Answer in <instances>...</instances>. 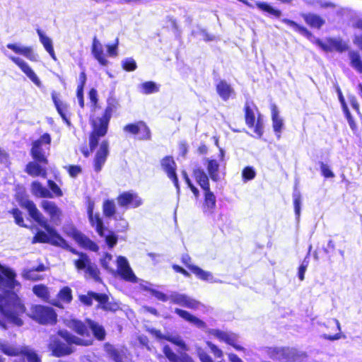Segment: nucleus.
<instances>
[{"label": "nucleus", "mask_w": 362, "mask_h": 362, "mask_svg": "<svg viewBox=\"0 0 362 362\" xmlns=\"http://www.w3.org/2000/svg\"><path fill=\"white\" fill-rule=\"evenodd\" d=\"M194 175L196 181L204 191L210 189L208 176L203 170H195L194 171Z\"/></svg>", "instance_id": "nucleus-35"}, {"label": "nucleus", "mask_w": 362, "mask_h": 362, "mask_svg": "<svg viewBox=\"0 0 362 362\" xmlns=\"http://www.w3.org/2000/svg\"><path fill=\"white\" fill-rule=\"evenodd\" d=\"M309 261L307 258H305L303 262L301 263L300 266L298 268V278L300 281L304 280V275L305 273V271L307 269V267L308 266Z\"/></svg>", "instance_id": "nucleus-58"}, {"label": "nucleus", "mask_w": 362, "mask_h": 362, "mask_svg": "<svg viewBox=\"0 0 362 362\" xmlns=\"http://www.w3.org/2000/svg\"><path fill=\"white\" fill-rule=\"evenodd\" d=\"M349 58L351 66L358 73L362 74V59L357 51H350Z\"/></svg>", "instance_id": "nucleus-36"}, {"label": "nucleus", "mask_w": 362, "mask_h": 362, "mask_svg": "<svg viewBox=\"0 0 362 362\" xmlns=\"http://www.w3.org/2000/svg\"><path fill=\"white\" fill-rule=\"evenodd\" d=\"M271 110L273 129L277 138L279 139L284 127V120L279 116V112L276 105H272Z\"/></svg>", "instance_id": "nucleus-28"}, {"label": "nucleus", "mask_w": 362, "mask_h": 362, "mask_svg": "<svg viewBox=\"0 0 362 362\" xmlns=\"http://www.w3.org/2000/svg\"><path fill=\"white\" fill-rule=\"evenodd\" d=\"M112 113V108L107 106L101 117L92 119L93 131L89 139L91 151L98 146L100 138L106 134Z\"/></svg>", "instance_id": "nucleus-4"}, {"label": "nucleus", "mask_w": 362, "mask_h": 362, "mask_svg": "<svg viewBox=\"0 0 362 362\" xmlns=\"http://www.w3.org/2000/svg\"><path fill=\"white\" fill-rule=\"evenodd\" d=\"M141 93L148 95L159 91V86L153 81H146L141 83L139 87Z\"/></svg>", "instance_id": "nucleus-42"}, {"label": "nucleus", "mask_w": 362, "mask_h": 362, "mask_svg": "<svg viewBox=\"0 0 362 362\" xmlns=\"http://www.w3.org/2000/svg\"><path fill=\"white\" fill-rule=\"evenodd\" d=\"M163 353L171 362H194L192 358L185 353H181L180 356L175 354L168 346H165Z\"/></svg>", "instance_id": "nucleus-31"}, {"label": "nucleus", "mask_w": 362, "mask_h": 362, "mask_svg": "<svg viewBox=\"0 0 362 362\" xmlns=\"http://www.w3.org/2000/svg\"><path fill=\"white\" fill-rule=\"evenodd\" d=\"M266 353L269 358L278 362H296L299 358L297 350L289 347H269Z\"/></svg>", "instance_id": "nucleus-8"}, {"label": "nucleus", "mask_w": 362, "mask_h": 362, "mask_svg": "<svg viewBox=\"0 0 362 362\" xmlns=\"http://www.w3.org/2000/svg\"><path fill=\"white\" fill-rule=\"evenodd\" d=\"M204 199L202 205L203 212L211 215L214 213L216 206V198L210 189L204 191Z\"/></svg>", "instance_id": "nucleus-27"}, {"label": "nucleus", "mask_w": 362, "mask_h": 362, "mask_svg": "<svg viewBox=\"0 0 362 362\" xmlns=\"http://www.w3.org/2000/svg\"><path fill=\"white\" fill-rule=\"evenodd\" d=\"M65 232L69 236L75 240V241L81 247L89 249L92 251L98 250V245L76 228L73 227L66 228L65 229Z\"/></svg>", "instance_id": "nucleus-17"}, {"label": "nucleus", "mask_w": 362, "mask_h": 362, "mask_svg": "<svg viewBox=\"0 0 362 362\" xmlns=\"http://www.w3.org/2000/svg\"><path fill=\"white\" fill-rule=\"evenodd\" d=\"M320 169L322 175L325 176V177L331 178L334 177V174L327 164L321 163Z\"/></svg>", "instance_id": "nucleus-60"}, {"label": "nucleus", "mask_w": 362, "mask_h": 362, "mask_svg": "<svg viewBox=\"0 0 362 362\" xmlns=\"http://www.w3.org/2000/svg\"><path fill=\"white\" fill-rule=\"evenodd\" d=\"M115 265L118 274L122 279L130 282H138V278L134 274L126 257L119 256L116 259Z\"/></svg>", "instance_id": "nucleus-14"}, {"label": "nucleus", "mask_w": 362, "mask_h": 362, "mask_svg": "<svg viewBox=\"0 0 362 362\" xmlns=\"http://www.w3.org/2000/svg\"><path fill=\"white\" fill-rule=\"evenodd\" d=\"M33 293L42 300L47 301L49 297L48 288L42 284L36 285L33 288Z\"/></svg>", "instance_id": "nucleus-44"}, {"label": "nucleus", "mask_w": 362, "mask_h": 362, "mask_svg": "<svg viewBox=\"0 0 362 362\" xmlns=\"http://www.w3.org/2000/svg\"><path fill=\"white\" fill-rule=\"evenodd\" d=\"M36 32L39 37L40 42L43 45L45 49L49 53L50 57L54 59L57 60V57L54 53L52 40L48 37L44 31L41 29H37Z\"/></svg>", "instance_id": "nucleus-29"}, {"label": "nucleus", "mask_w": 362, "mask_h": 362, "mask_svg": "<svg viewBox=\"0 0 362 362\" xmlns=\"http://www.w3.org/2000/svg\"><path fill=\"white\" fill-rule=\"evenodd\" d=\"M118 43H119V40L117 38L115 44L112 45H107L106 46L108 56H110L111 57H115L117 56V54H118V52H117Z\"/></svg>", "instance_id": "nucleus-57"}, {"label": "nucleus", "mask_w": 362, "mask_h": 362, "mask_svg": "<svg viewBox=\"0 0 362 362\" xmlns=\"http://www.w3.org/2000/svg\"><path fill=\"white\" fill-rule=\"evenodd\" d=\"M255 175L256 173L252 167L247 166L245 168L242 172V176L245 181L254 179Z\"/></svg>", "instance_id": "nucleus-51"}, {"label": "nucleus", "mask_w": 362, "mask_h": 362, "mask_svg": "<svg viewBox=\"0 0 362 362\" xmlns=\"http://www.w3.org/2000/svg\"><path fill=\"white\" fill-rule=\"evenodd\" d=\"M190 257L188 255H184L182 258V262L185 266L199 279L209 283H218L219 281L215 279L210 272L203 270L200 267L190 264Z\"/></svg>", "instance_id": "nucleus-15"}, {"label": "nucleus", "mask_w": 362, "mask_h": 362, "mask_svg": "<svg viewBox=\"0 0 362 362\" xmlns=\"http://www.w3.org/2000/svg\"><path fill=\"white\" fill-rule=\"evenodd\" d=\"M255 4L259 9L266 11L275 17L279 18L281 16V11L274 8L267 3L257 1Z\"/></svg>", "instance_id": "nucleus-46"}, {"label": "nucleus", "mask_w": 362, "mask_h": 362, "mask_svg": "<svg viewBox=\"0 0 362 362\" xmlns=\"http://www.w3.org/2000/svg\"><path fill=\"white\" fill-rule=\"evenodd\" d=\"M17 199L20 205L28 210L30 217L45 230V231L40 230L36 233L33 239V243H47L69 249L78 256V259L74 260V265L78 271H83L86 278H90L96 281L100 280V272L97 266L91 262L87 255L78 252L69 247L66 241L57 233L54 228L48 224L47 220L37 209L33 201L26 197L20 198L19 194L17 195Z\"/></svg>", "instance_id": "nucleus-1"}, {"label": "nucleus", "mask_w": 362, "mask_h": 362, "mask_svg": "<svg viewBox=\"0 0 362 362\" xmlns=\"http://www.w3.org/2000/svg\"><path fill=\"white\" fill-rule=\"evenodd\" d=\"M66 325L81 336H89V329H90L98 339H105V332L103 326L90 320L86 321V324L76 319L66 320Z\"/></svg>", "instance_id": "nucleus-5"}, {"label": "nucleus", "mask_w": 362, "mask_h": 362, "mask_svg": "<svg viewBox=\"0 0 362 362\" xmlns=\"http://www.w3.org/2000/svg\"><path fill=\"white\" fill-rule=\"evenodd\" d=\"M208 346L210 348L211 352L214 354V356L221 358L223 357V351L218 349L216 345L212 344L210 341L206 342Z\"/></svg>", "instance_id": "nucleus-61"}, {"label": "nucleus", "mask_w": 362, "mask_h": 362, "mask_svg": "<svg viewBox=\"0 0 362 362\" xmlns=\"http://www.w3.org/2000/svg\"><path fill=\"white\" fill-rule=\"evenodd\" d=\"M58 298L62 301L69 303L72 300L71 289L67 286L62 288L58 293Z\"/></svg>", "instance_id": "nucleus-47"}, {"label": "nucleus", "mask_w": 362, "mask_h": 362, "mask_svg": "<svg viewBox=\"0 0 362 362\" xmlns=\"http://www.w3.org/2000/svg\"><path fill=\"white\" fill-rule=\"evenodd\" d=\"M90 223L95 228L96 232L101 237L105 238V242L110 247H113L117 242V238L114 233H110L103 226V222L98 214L88 215Z\"/></svg>", "instance_id": "nucleus-10"}, {"label": "nucleus", "mask_w": 362, "mask_h": 362, "mask_svg": "<svg viewBox=\"0 0 362 362\" xmlns=\"http://www.w3.org/2000/svg\"><path fill=\"white\" fill-rule=\"evenodd\" d=\"M69 174L72 177H77L81 173V168L78 165H70L66 167Z\"/></svg>", "instance_id": "nucleus-62"}, {"label": "nucleus", "mask_w": 362, "mask_h": 362, "mask_svg": "<svg viewBox=\"0 0 362 362\" xmlns=\"http://www.w3.org/2000/svg\"><path fill=\"white\" fill-rule=\"evenodd\" d=\"M197 352L202 362H214L211 358L201 349H199Z\"/></svg>", "instance_id": "nucleus-64"}, {"label": "nucleus", "mask_w": 362, "mask_h": 362, "mask_svg": "<svg viewBox=\"0 0 362 362\" xmlns=\"http://www.w3.org/2000/svg\"><path fill=\"white\" fill-rule=\"evenodd\" d=\"M170 300L175 304L192 310L205 311L206 306L199 301L185 294L173 292L170 294Z\"/></svg>", "instance_id": "nucleus-11"}, {"label": "nucleus", "mask_w": 362, "mask_h": 362, "mask_svg": "<svg viewBox=\"0 0 362 362\" xmlns=\"http://www.w3.org/2000/svg\"><path fill=\"white\" fill-rule=\"evenodd\" d=\"M341 108H342L344 114L345 115V117H346L350 127L352 128L354 122V119H353L352 116L351 115V113L349 110L348 106L345 105L344 107H341Z\"/></svg>", "instance_id": "nucleus-63"}, {"label": "nucleus", "mask_w": 362, "mask_h": 362, "mask_svg": "<svg viewBox=\"0 0 362 362\" xmlns=\"http://www.w3.org/2000/svg\"><path fill=\"white\" fill-rule=\"evenodd\" d=\"M35 269H28L23 272V276L28 280L37 281L40 279V276L37 274Z\"/></svg>", "instance_id": "nucleus-56"}, {"label": "nucleus", "mask_w": 362, "mask_h": 362, "mask_svg": "<svg viewBox=\"0 0 362 362\" xmlns=\"http://www.w3.org/2000/svg\"><path fill=\"white\" fill-rule=\"evenodd\" d=\"M209 334L218 339L220 341H223L233 346L238 351L243 349L241 346L238 344V337L235 333L213 329L209 331Z\"/></svg>", "instance_id": "nucleus-16"}, {"label": "nucleus", "mask_w": 362, "mask_h": 362, "mask_svg": "<svg viewBox=\"0 0 362 362\" xmlns=\"http://www.w3.org/2000/svg\"><path fill=\"white\" fill-rule=\"evenodd\" d=\"M91 52L94 58L102 66H107L109 64L108 60L106 58V55L104 53L103 45L96 37L93 40Z\"/></svg>", "instance_id": "nucleus-23"}, {"label": "nucleus", "mask_w": 362, "mask_h": 362, "mask_svg": "<svg viewBox=\"0 0 362 362\" xmlns=\"http://www.w3.org/2000/svg\"><path fill=\"white\" fill-rule=\"evenodd\" d=\"M151 333L158 339H164L170 341L185 351H188L187 346L180 335L173 334L163 335L161 334L160 331L156 329H152Z\"/></svg>", "instance_id": "nucleus-24"}, {"label": "nucleus", "mask_w": 362, "mask_h": 362, "mask_svg": "<svg viewBox=\"0 0 362 362\" xmlns=\"http://www.w3.org/2000/svg\"><path fill=\"white\" fill-rule=\"evenodd\" d=\"M103 214L106 217H112L115 216V219H117V216L115 215L116 207L113 200H105L103 205Z\"/></svg>", "instance_id": "nucleus-43"}, {"label": "nucleus", "mask_w": 362, "mask_h": 362, "mask_svg": "<svg viewBox=\"0 0 362 362\" xmlns=\"http://www.w3.org/2000/svg\"><path fill=\"white\" fill-rule=\"evenodd\" d=\"M90 344V339H81L67 331H61L57 335L50 337L49 349L52 351L53 356L59 357L73 352L74 344L88 346Z\"/></svg>", "instance_id": "nucleus-3"}, {"label": "nucleus", "mask_w": 362, "mask_h": 362, "mask_svg": "<svg viewBox=\"0 0 362 362\" xmlns=\"http://www.w3.org/2000/svg\"><path fill=\"white\" fill-rule=\"evenodd\" d=\"M303 17L305 22L313 28H320L325 23V21L315 14H303Z\"/></svg>", "instance_id": "nucleus-40"}, {"label": "nucleus", "mask_w": 362, "mask_h": 362, "mask_svg": "<svg viewBox=\"0 0 362 362\" xmlns=\"http://www.w3.org/2000/svg\"><path fill=\"white\" fill-rule=\"evenodd\" d=\"M122 67L127 71H132L136 69V63L132 58H126L122 62Z\"/></svg>", "instance_id": "nucleus-49"}, {"label": "nucleus", "mask_w": 362, "mask_h": 362, "mask_svg": "<svg viewBox=\"0 0 362 362\" xmlns=\"http://www.w3.org/2000/svg\"><path fill=\"white\" fill-rule=\"evenodd\" d=\"M175 313L177 314L180 317L192 323L198 328L203 329L206 327V323L204 321L201 320L186 310L180 308H175Z\"/></svg>", "instance_id": "nucleus-30"}, {"label": "nucleus", "mask_w": 362, "mask_h": 362, "mask_svg": "<svg viewBox=\"0 0 362 362\" xmlns=\"http://www.w3.org/2000/svg\"><path fill=\"white\" fill-rule=\"evenodd\" d=\"M6 47L16 54L24 56L30 61H37L38 56L30 47L23 46L19 43H9L7 44Z\"/></svg>", "instance_id": "nucleus-22"}, {"label": "nucleus", "mask_w": 362, "mask_h": 362, "mask_svg": "<svg viewBox=\"0 0 362 362\" xmlns=\"http://www.w3.org/2000/svg\"><path fill=\"white\" fill-rule=\"evenodd\" d=\"M16 223L20 226H25L21 211L18 209H13L11 211Z\"/></svg>", "instance_id": "nucleus-59"}, {"label": "nucleus", "mask_w": 362, "mask_h": 362, "mask_svg": "<svg viewBox=\"0 0 362 362\" xmlns=\"http://www.w3.org/2000/svg\"><path fill=\"white\" fill-rule=\"evenodd\" d=\"M293 204H294V210L296 216V219L298 221L300 214V204H301V198L300 194L298 191H294L293 194Z\"/></svg>", "instance_id": "nucleus-48"}, {"label": "nucleus", "mask_w": 362, "mask_h": 362, "mask_svg": "<svg viewBox=\"0 0 362 362\" xmlns=\"http://www.w3.org/2000/svg\"><path fill=\"white\" fill-rule=\"evenodd\" d=\"M245 122L250 127H254V132L260 138L264 132V119L261 115H259L257 121L252 110L249 107H245Z\"/></svg>", "instance_id": "nucleus-19"}, {"label": "nucleus", "mask_w": 362, "mask_h": 362, "mask_svg": "<svg viewBox=\"0 0 362 362\" xmlns=\"http://www.w3.org/2000/svg\"><path fill=\"white\" fill-rule=\"evenodd\" d=\"M141 128L139 129V133L137 134V137L139 139H148L151 136V132L148 127L146 125L144 122H142L141 124Z\"/></svg>", "instance_id": "nucleus-50"}, {"label": "nucleus", "mask_w": 362, "mask_h": 362, "mask_svg": "<svg viewBox=\"0 0 362 362\" xmlns=\"http://www.w3.org/2000/svg\"><path fill=\"white\" fill-rule=\"evenodd\" d=\"M16 276L11 269L0 264V313L8 322L21 326L23 322L21 316L25 307L17 295L11 291L18 285Z\"/></svg>", "instance_id": "nucleus-2"}, {"label": "nucleus", "mask_w": 362, "mask_h": 362, "mask_svg": "<svg viewBox=\"0 0 362 362\" xmlns=\"http://www.w3.org/2000/svg\"><path fill=\"white\" fill-rule=\"evenodd\" d=\"M281 21L283 23L287 24L293 30L300 33L301 35H303L307 36V37L311 35V33L305 28L299 25L296 22H294V21H293L291 20H289V19H287V18H284V19L281 20Z\"/></svg>", "instance_id": "nucleus-45"}, {"label": "nucleus", "mask_w": 362, "mask_h": 362, "mask_svg": "<svg viewBox=\"0 0 362 362\" xmlns=\"http://www.w3.org/2000/svg\"><path fill=\"white\" fill-rule=\"evenodd\" d=\"M48 187L50 189L51 193H52V196L54 197H62L63 195L62 191L59 188V187L52 180H48L47 182Z\"/></svg>", "instance_id": "nucleus-53"}, {"label": "nucleus", "mask_w": 362, "mask_h": 362, "mask_svg": "<svg viewBox=\"0 0 362 362\" xmlns=\"http://www.w3.org/2000/svg\"><path fill=\"white\" fill-rule=\"evenodd\" d=\"M163 170L166 173L169 179H170L177 189V192L180 194V186L175 173L176 164L171 157H165L161 161Z\"/></svg>", "instance_id": "nucleus-20"}, {"label": "nucleus", "mask_w": 362, "mask_h": 362, "mask_svg": "<svg viewBox=\"0 0 362 362\" xmlns=\"http://www.w3.org/2000/svg\"><path fill=\"white\" fill-rule=\"evenodd\" d=\"M28 315L40 324L52 325L57 320V315L52 308L40 305H32Z\"/></svg>", "instance_id": "nucleus-7"}, {"label": "nucleus", "mask_w": 362, "mask_h": 362, "mask_svg": "<svg viewBox=\"0 0 362 362\" xmlns=\"http://www.w3.org/2000/svg\"><path fill=\"white\" fill-rule=\"evenodd\" d=\"M51 136L45 133L33 143L31 155L38 162L47 163L46 152L49 150Z\"/></svg>", "instance_id": "nucleus-9"}, {"label": "nucleus", "mask_w": 362, "mask_h": 362, "mask_svg": "<svg viewBox=\"0 0 362 362\" xmlns=\"http://www.w3.org/2000/svg\"><path fill=\"white\" fill-rule=\"evenodd\" d=\"M108 146V142L107 141H103L100 144V147L96 152L94 158V169L97 172L101 170L106 161L109 153Z\"/></svg>", "instance_id": "nucleus-21"}, {"label": "nucleus", "mask_w": 362, "mask_h": 362, "mask_svg": "<svg viewBox=\"0 0 362 362\" xmlns=\"http://www.w3.org/2000/svg\"><path fill=\"white\" fill-rule=\"evenodd\" d=\"M0 351L9 356L23 355L27 357L28 362H41L38 356L28 346H16L0 339Z\"/></svg>", "instance_id": "nucleus-6"}, {"label": "nucleus", "mask_w": 362, "mask_h": 362, "mask_svg": "<svg viewBox=\"0 0 362 362\" xmlns=\"http://www.w3.org/2000/svg\"><path fill=\"white\" fill-rule=\"evenodd\" d=\"M100 261L102 267L105 269L112 274L116 272L115 268L116 261L115 262L112 259V256L110 254L105 253Z\"/></svg>", "instance_id": "nucleus-41"}, {"label": "nucleus", "mask_w": 362, "mask_h": 362, "mask_svg": "<svg viewBox=\"0 0 362 362\" xmlns=\"http://www.w3.org/2000/svg\"><path fill=\"white\" fill-rule=\"evenodd\" d=\"M31 192L32 194L40 198H53L52 193L44 187L40 182L38 181H34L31 184Z\"/></svg>", "instance_id": "nucleus-32"}, {"label": "nucleus", "mask_w": 362, "mask_h": 362, "mask_svg": "<svg viewBox=\"0 0 362 362\" xmlns=\"http://www.w3.org/2000/svg\"><path fill=\"white\" fill-rule=\"evenodd\" d=\"M26 172L33 177L41 176L45 178L47 176L46 170L35 162H30L27 165Z\"/></svg>", "instance_id": "nucleus-37"}, {"label": "nucleus", "mask_w": 362, "mask_h": 362, "mask_svg": "<svg viewBox=\"0 0 362 362\" xmlns=\"http://www.w3.org/2000/svg\"><path fill=\"white\" fill-rule=\"evenodd\" d=\"M105 350L115 362H124L125 355L124 350L116 349L110 344H105Z\"/></svg>", "instance_id": "nucleus-38"}, {"label": "nucleus", "mask_w": 362, "mask_h": 362, "mask_svg": "<svg viewBox=\"0 0 362 362\" xmlns=\"http://www.w3.org/2000/svg\"><path fill=\"white\" fill-rule=\"evenodd\" d=\"M3 52L5 55H6L13 63H15L20 69L26 75V76L37 87L40 88L42 86V82L33 70V69L29 66V64L24 61L23 59L13 56L10 54L6 50L2 49Z\"/></svg>", "instance_id": "nucleus-12"}, {"label": "nucleus", "mask_w": 362, "mask_h": 362, "mask_svg": "<svg viewBox=\"0 0 362 362\" xmlns=\"http://www.w3.org/2000/svg\"><path fill=\"white\" fill-rule=\"evenodd\" d=\"M315 43L325 52H343L348 49V45L339 37H329L324 41L317 39Z\"/></svg>", "instance_id": "nucleus-13"}, {"label": "nucleus", "mask_w": 362, "mask_h": 362, "mask_svg": "<svg viewBox=\"0 0 362 362\" xmlns=\"http://www.w3.org/2000/svg\"><path fill=\"white\" fill-rule=\"evenodd\" d=\"M40 206L49 216L51 221L57 224V222L59 220L62 211L57 204L51 201L43 200Z\"/></svg>", "instance_id": "nucleus-25"}, {"label": "nucleus", "mask_w": 362, "mask_h": 362, "mask_svg": "<svg viewBox=\"0 0 362 362\" xmlns=\"http://www.w3.org/2000/svg\"><path fill=\"white\" fill-rule=\"evenodd\" d=\"M142 122H139L136 124H127L124 127V131L127 132H129L134 135H137V134L139 133V129L141 128V124H142Z\"/></svg>", "instance_id": "nucleus-54"}, {"label": "nucleus", "mask_w": 362, "mask_h": 362, "mask_svg": "<svg viewBox=\"0 0 362 362\" xmlns=\"http://www.w3.org/2000/svg\"><path fill=\"white\" fill-rule=\"evenodd\" d=\"M145 289L149 290L151 291V293H152V295L153 296H155L159 300L165 302L168 300H170V296H168L166 294H165L160 291H156L153 288H148L147 286H145Z\"/></svg>", "instance_id": "nucleus-55"}, {"label": "nucleus", "mask_w": 362, "mask_h": 362, "mask_svg": "<svg viewBox=\"0 0 362 362\" xmlns=\"http://www.w3.org/2000/svg\"><path fill=\"white\" fill-rule=\"evenodd\" d=\"M207 170L213 181L217 182L220 180L219 164L216 160H208Z\"/></svg>", "instance_id": "nucleus-39"}, {"label": "nucleus", "mask_w": 362, "mask_h": 362, "mask_svg": "<svg viewBox=\"0 0 362 362\" xmlns=\"http://www.w3.org/2000/svg\"><path fill=\"white\" fill-rule=\"evenodd\" d=\"M216 90L220 97L227 100L234 93L231 86L224 81H221L216 85Z\"/></svg>", "instance_id": "nucleus-34"}, {"label": "nucleus", "mask_w": 362, "mask_h": 362, "mask_svg": "<svg viewBox=\"0 0 362 362\" xmlns=\"http://www.w3.org/2000/svg\"><path fill=\"white\" fill-rule=\"evenodd\" d=\"M119 206L127 208H137L143 203L141 197L135 192H125L119 194L117 199Z\"/></svg>", "instance_id": "nucleus-18"}, {"label": "nucleus", "mask_w": 362, "mask_h": 362, "mask_svg": "<svg viewBox=\"0 0 362 362\" xmlns=\"http://www.w3.org/2000/svg\"><path fill=\"white\" fill-rule=\"evenodd\" d=\"M52 99L53 103L57 108L58 113L61 115L62 119L69 124V122L66 117V111H67V105L64 102H62L59 98V94L55 91L52 93Z\"/></svg>", "instance_id": "nucleus-33"}, {"label": "nucleus", "mask_w": 362, "mask_h": 362, "mask_svg": "<svg viewBox=\"0 0 362 362\" xmlns=\"http://www.w3.org/2000/svg\"><path fill=\"white\" fill-rule=\"evenodd\" d=\"M332 322L337 325V329L338 330V333L335 334L334 335H329V334H325L324 337L327 339L333 341V340H337L342 337L341 333V325L338 320L337 319H332Z\"/></svg>", "instance_id": "nucleus-52"}, {"label": "nucleus", "mask_w": 362, "mask_h": 362, "mask_svg": "<svg viewBox=\"0 0 362 362\" xmlns=\"http://www.w3.org/2000/svg\"><path fill=\"white\" fill-rule=\"evenodd\" d=\"M81 301L87 305H90L93 300H95L98 302L99 305H101L104 309H107L106 303L107 297L104 294H98L95 293H88V295H83L80 296Z\"/></svg>", "instance_id": "nucleus-26"}]
</instances>
